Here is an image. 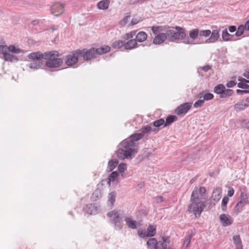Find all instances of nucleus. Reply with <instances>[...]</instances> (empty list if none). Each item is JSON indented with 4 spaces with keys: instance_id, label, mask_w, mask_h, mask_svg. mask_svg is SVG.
Masks as SVG:
<instances>
[{
    "instance_id": "nucleus-1",
    "label": "nucleus",
    "mask_w": 249,
    "mask_h": 249,
    "mask_svg": "<svg viewBox=\"0 0 249 249\" xmlns=\"http://www.w3.org/2000/svg\"><path fill=\"white\" fill-rule=\"evenodd\" d=\"M59 53L54 51L44 53L40 52H33L28 55V57L30 59L45 60V66L49 68H58L62 65L63 60L62 58H59Z\"/></svg>"
},
{
    "instance_id": "nucleus-2",
    "label": "nucleus",
    "mask_w": 249,
    "mask_h": 249,
    "mask_svg": "<svg viewBox=\"0 0 249 249\" xmlns=\"http://www.w3.org/2000/svg\"><path fill=\"white\" fill-rule=\"evenodd\" d=\"M136 146L132 140L127 139L123 141L118 146L117 157L120 160L131 159L138 152Z\"/></svg>"
},
{
    "instance_id": "nucleus-3",
    "label": "nucleus",
    "mask_w": 249,
    "mask_h": 249,
    "mask_svg": "<svg viewBox=\"0 0 249 249\" xmlns=\"http://www.w3.org/2000/svg\"><path fill=\"white\" fill-rule=\"evenodd\" d=\"M205 206L204 202L201 200L198 195V188L196 187L191 195L190 204L188 206V211L194 214L196 216L197 215L200 216Z\"/></svg>"
},
{
    "instance_id": "nucleus-4",
    "label": "nucleus",
    "mask_w": 249,
    "mask_h": 249,
    "mask_svg": "<svg viewBox=\"0 0 249 249\" xmlns=\"http://www.w3.org/2000/svg\"><path fill=\"white\" fill-rule=\"evenodd\" d=\"M152 32L155 36L153 39V43L155 45H160L168 39L167 33L165 27L153 26L151 28Z\"/></svg>"
},
{
    "instance_id": "nucleus-5",
    "label": "nucleus",
    "mask_w": 249,
    "mask_h": 249,
    "mask_svg": "<svg viewBox=\"0 0 249 249\" xmlns=\"http://www.w3.org/2000/svg\"><path fill=\"white\" fill-rule=\"evenodd\" d=\"M211 33V31L210 30H199L197 28L193 29L189 31V37L183 42L185 44H195V43H192L190 41V39L191 41H194L198 37H208Z\"/></svg>"
},
{
    "instance_id": "nucleus-6",
    "label": "nucleus",
    "mask_w": 249,
    "mask_h": 249,
    "mask_svg": "<svg viewBox=\"0 0 249 249\" xmlns=\"http://www.w3.org/2000/svg\"><path fill=\"white\" fill-rule=\"evenodd\" d=\"M168 40L171 41L182 40L185 38L186 34L185 30L179 26H176L172 29L167 30Z\"/></svg>"
},
{
    "instance_id": "nucleus-7",
    "label": "nucleus",
    "mask_w": 249,
    "mask_h": 249,
    "mask_svg": "<svg viewBox=\"0 0 249 249\" xmlns=\"http://www.w3.org/2000/svg\"><path fill=\"white\" fill-rule=\"evenodd\" d=\"M81 50H75L64 57L66 65L69 67H72L76 64L78 61V58L80 57Z\"/></svg>"
},
{
    "instance_id": "nucleus-8",
    "label": "nucleus",
    "mask_w": 249,
    "mask_h": 249,
    "mask_svg": "<svg viewBox=\"0 0 249 249\" xmlns=\"http://www.w3.org/2000/svg\"><path fill=\"white\" fill-rule=\"evenodd\" d=\"M107 216L111 218L112 223L114 225V228L116 230H120L122 227L121 223V217L120 213L118 211H112L107 213Z\"/></svg>"
},
{
    "instance_id": "nucleus-9",
    "label": "nucleus",
    "mask_w": 249,
    "mask_h": 249,
    "mask_svg": "<svg viewBox=\"0 0 249 249\" xmlns=\"http://www.w3.org/2000/svg\"><path fill=\"white\" fill-rule=\"evenodd\" d=\"M240 201L234 207L235 212L238 213L241 212L242 208L247 204H249V197L244 192L241 191Z\"/></svg>"
},
{
    "instance_id": "nucleus-10",
    "label": "nucleus",
    "mask_w": 249,
    "mask_h": 249,
    "mask_svg": "<svg viewBox=\"0 0 249 249\" xmlns=\"http://www.w3.org/2000/svg\"><path fill=\"white\" fill-rule=\"evenodd\" d=\"M80 57H82L84 60L89 61L97 57V54L94 48H91L89 49L81 50Z\"/></svg>"
},
{
    "instance_id": "nucleus-11",
    "label": "nucleus",
    "mask_w": 249,
    "mask_h": 249,
    "mask_svg": "<svg viewBox=\"0 0 249 249\" xmlns=\"http://www.w3.org/2000/svg\"><path fill=\"white\" fill-rule=\"evenodd\" d=\"M64 7L63 4L59 2L55 3L51 7V13L54 16H59L64 12Z\"/></svg>"
},
{
    "instance_id": "nucleus-12",
    "label": "nucleus",
    "mask_w": 249,
    "mask_h": 249,
    "mask_svg": "<svg viewBox=\"0 0 249 249\" xmlns=\"http://www.w3.org/2000/svg\"><path fill=\"white\" fill-rule=\"evenodd\" d=\"M191 107L192 103H184L177 107L176 109V113L178 115H184L191 108Z\"/></svg>"
},
{
    "instance_id": "nucleus-13",
    "label": "nucleus",
    "mask_w": 249,
    "mask_h": 249,
    "mask_svg": "<svg viewBox=\"0 0 249 249\" xmlns=\"http://www.w3.org/2000/svg\"><path fill=\"white\" fill-rule=\"evenodd\" d=\"M210 35L211 36L205 40L204 43H213L217 41L220 37L219 30L217 29L213 30Z\"/></svg>"
},
{
    "instance_id": "nucleus-14",
    "label": "nucleus",
    "mask_w": 249,
    "mask_h": 249,
    "mask_svg": "<svg viewBox=\"0 0 249 249\" xmlns=\"http://www.w3.org/2000/svg\"><path fill=\"white\" fill-rule=\"evenodd\" d=\"M219 219L220 223L224 227L230 226L231 225L233 222V219L231 216L226 214H220Z\"/></svg>"
},
{
    "instance_id": "nucleus-15",
    "label": "nucleus",
    "mask_w": 249,
    "mask_h": 249,
    "mask_svg": "<svg viewBox=\"0 0 249 249\" xmlns=\"http://www.w3.org/2000/svg\"><path fill=\"white\" fill-rule=\"evenodd\" d=\"M222 190L219 188H216L213 192L211 201L213 203V206L215 205L221 198Z\"/></svg>"
},
{
    "instance_id": "nucleus-16",
    "label": "nucleus",
    "mask_w": 249,
    "mask_h": 249,
    "mask_svg": "<svg viewBox=\"0 0 249 249\" xmlns=\"http://www.w3.org/2000/svg\"><path fill=\"white\" fill-rule=\"evenodd\" d=\"M125 221L128 228L132 229H136L141 226L139 222L133 220L131 217H125Z\"/></svg>"
},
{
    "instance_id": "nucleus-17",
    "label": "nucleus",
    "mask_w": 249,
    "mask_h": 249,
    "mask_svg": "<svg viewBox=\"0 0 249 249\" xmlns=\"http://www.w3.org/2000/svg\"><path fill=\"white\" fill-rule=\"evenodd\" d=\"M33 61L29 63L27 65L31 69L36 70L40 68L43 65V63L41 60L32 59Z\"/></svg>"
},
{
    "instance_id": "nucleus-18",
    "label": "nucleus",
    "mask_w": 249,
    "mask_h": 249,
    "mask_svg": "<svg viewBox=\"0 0 249 249\" xmlns=\"http://www.w3.org/2000/svg\"><path fill=\"white\" fill-rule=\"evenodd\" d=\"M138 47L137 40L135 39L128 40L127 42L124 41V49L131 50Z\"/></svg>"
},
{
    "instance_id": "nucleus-19",
    "label": "nucleus",
    "mask_w": 249,
    "mask_h": 249,
    "mask_svg": "<svg viewBox=\"0 0 249 249\" xmlns=\"http://www.w3.org/2000/svg\"><path fill=\"white\" fill-rule=\"evenodd\" d=\"M198 98H202L204 101H209L213 99V95L212 93L208 92L207 90H203L198 94Z\"/></svg>"
},
{
    "instance_id": "nucleus-20",
    "label": "nucleus",
    "mask_w": 249,
    "mask_h": 249,
    "mask_svg": "<svg viewBox=\"0 0 249 249\" xmlns=\"http://www.w3.org/2000/svg\"><path fill=\"white\" fill-rule=\"evenodd\" d=\"M97 55H102L109 52L110 50V47L109 46L104 45L99 48H94Z\"/></svg>"
},
{
    "instance_id": "nucleus-21",
    "label": "nucleus",
    "mask_w": 249,
    "mask_h": 249,
    "mask_svg": "<svg viewBox=\"0 0 249 249\" xmlns=\"http://www.w3.org/2000/svg\"><path fill=\"white\" fill-rule=\"evenodd\" d=\"M147 38V34L143 31L139 32L136 33L135 40H137V42H143Z\"/></svg>"
},
{
    "instance_id": "nucleus-22",
    "label": "nucleus",
    "mask_w": 249,
    "mask_h": 249,
    "mask_svg": "<svg viewBox=\"0 0 249 249\" xmlns=\"http://www.w3.org/2000/svg\"><path fill=\"white\" fill-rule=\"evenodd\" d=\"M102 192L100 189L97 188L91 195L90 199L92 201H96L102 197Z\"/></svg>"
},
{
    "instance_id": "nucleus-23",
    "label": "nucleus",
    "mask_w": 249,
    "mask_h": 249,
    "mask_svg": "<svg viewBox=\"0 0 249 249\" xmlns=\"http://www.w3.org/2000/svg\"><path fill=\"white\" fill-rule=\"evenodd\" d=\"M238 81L240 82L238 84V87L241 89H249V85L247 83H249V80H246L243 78H239Z\"/></svg>"
},
{
    "instance_id": "nucleus-24",
    "label": "nucleus",
    "mask_w": 249,
    "mask_h": 249,
    "mask_svg": "<svg viewBox=\"0 0 249 249\" xmlns=\"http://www.w3.org/2000/svg\"><path fill=\"white\" fill-rule=\"evenodd\" d=\"M233 241L236 246V249H243L242 241L239 235H234L233 236Z\"/></svg>"
},
{
    "instance_id": "nucleus-25",
    "label": "nucleus",
    "mask_w": 249,
    "mask_h": 249,
    "mask_svg": "<svg viewBox=\"0 0 249 249\" xmlns=\"http://www.w3.org/2000/svg\"><path fill=\"white\" fill-rule=\"evenodd\" d=\"M118 161L116 159H113L110 160L108 162L107 171L111 172L118 165Z\"/></svg>"
},
{
    "instance_id": "nucleus-26",
    "label": "nucleus",
    "mask_w": 249,
    "mask_h": 249,
    "mask_svg": "<svg viewBox=\"0 0 249 249\" xmlns=\"http://www.w3.org/2000/svg\"><path fill=\"white\" fill-rule=\"evenodd\" d=\"M109 3V0H101L97 3V7L99 9L106 10L108 8Z\"/></svg>"
},
{
    "instance_id": "nucleus-27",
    "label": "nucleus",
    "mask_w": 249,
    "mask_h": 249,
    "mask_svg": "<svg viewBox=\"0 0 249 249\" xmlns=\"http://www.w3.org/2000/svg\"><path fill=\"white\" fill-rule=\"evenodd\" d=\"M233 35L230 34L227 31V29L225 28L222 32V39L225 41L231 40Z\"/></svg>"
},
{
    "instance_id": "nucleus-28",
    "label": "nucleus",
    "mask_w": 249,
    "mask_h": 249,
    "mask_svg": "<svg viewBox=\"0 0 249 249\" xmlns=\"http://www.w3.org/2000/svg\"><path fill=\"white\" fill-rule=\"evenodd\" d=\"M177 120V117L174 115H169L166 119V121H164V127L168 126L170 125L173 122Z\"/></svg>"
},
{
    "instance_id": "nucleus-29",
    "label": "nucleus",
    "mask_w": 249,
    "mask_h": 249,
    "mask_svg": "<svg viewBox=\"0 0 249 249\" xmlns=\"http://www.w3.org/2000/svg\"><path fill=\"white\" fill-rule=\"evenodd\" d=\"M3 57L5 60L7 61L15 62L18 60V58L16 56H14L8 52L4 54Z\"/></svg>"
},
{
    "instance_id": "nucleus-30",
    "label": "nucleus",
    "mask_w": 249,
    "mask_h": 249,
    "mask_svg": "<svg viewBox=\"0 0 249 249\" xmlns=\"http://www.w3.org/2000/svg\"><path fill=\"white\" fill-rule=\"evenodd\" d=\"M157 242V240L155 238H150L147 242V246L150 249H155Z\"/></svg>"
},
{
    "instance_id": "nucleus-31",
    "label": "nucleus",
    "mask_w": 249,
    "mask_h": 249,
    "mask_svg": "<svg viewBox=\"0 0 249 249\" xmlns=\"http://www.w3.org/2000/svg\"><path fill=\"white\" fill-rule=\"evenodd\" d=\"M224 89H225V86L223 84H220L216 85L214 88V92L220 95H221L224 91Z\"/></svg>"
},
{
    "instance_id": "nucleus-32",
    "label": "nucleus",
    "mask_w": 249,
    "mask_h": 249,
    "mask_svg": "<svg viewBox=\"0 0 249 249\" xmlns=\"http://www.w3.org/2000/svg\"><path fill=\"white\" fill-rule=\"evenodd\" d=\"M116 197V193L115 192H112L110 193L107 196L108 201L110 203L111 206L113 205Z\"/></svg>"
},
{
    "instance_id": "nucleus-33",
    "label": "nucleus",
    "mask_w": 249,
    "mask_h": 249,
    "mask_svg": "<svg viewBox=\"0 0 249 249\" xmlns=\"http://www.w3.org/2000/svg\"><path fill=\"white\" fill-rule=\"evenodd\" d=\"M142 137V135L141 134V133H139L131 135L130 137L127 139L128 140H132V142H134L135 143V142L139 141V140L141 139Z\"/></svg>"
},
{
    "instance_id": "nucleus-34",
    "label": "nucleus",
    "mask_w": 249,
    "mask_h": 249,
    "mask_svg": "<svg viewBox=\"0 0 249 249\" xmlns=\"http://www.w3.org/2000/svg\"><path fill=\"white\" fill-rule=\"evenodd\" d=\"M112 46L114 49H120L123 47H124V41L117 40L114 42Z\"/></svg>"
},
{
    "instance_id": "nucleus-35",
    "label": "nucleus",
    "mask_w": 249,
    "mask_h": 249,
    "mask_svg": "<svg viewBox=\"0 0 249 249\" xmlns=\"http://www.w3.org/2000/svg\"><path fill=\"white\" fill-rule=\"evenodd\" d=\"M223 90L224 91L223 92L222 95H220V97L221 98H227L228 97H229L231 96L233 93V91L232 89H226L225 88V89H224Z\"/></svg>"
},
{
    "instance_id": "nucleus-36",
    "label": "nucleus",
    "mask_w": 249,
    "mask_h": 249,
    "mask_svg": "<svg viewBox=\"0 0 249 249\" xmlns=\"http://www.w3.org/2000/svg\"><path fill=\"white\" fill-rule=\"evenodd\" d=\"M137 32V31L136 30H133L129 33H128L126 34L124 37V39L125 40H130V39H134L133 37L134 36H136V33ZM135 39V38H134Z\"/></svg>"
},
{
    "instance_id": "nucleus-37",
    "label": "nucleus",
    "mask_w": 249,
    "mask_h": 249,
    "mask_svg": "<svg viewBox=\"0 0 249 249\" xmlns=\"http://www.w3.org/2000/svg\"><path fill=\"white\" fill-rule=\"evenodd\" d=\"M119 176V173L117 171H114L112 172L108 176V182H110L111 181L113 182L117 180L118 177Z\"/></svg>"
},
{
    "instance_id": "nucleus-38",
    "label": "nucleus",
    "mask_w": 249,
    "mask_h": 249,
    "mask_svg": "<svg viewBox=\"0 0 249 249\" xmlns=\"http://www.w3.org/2000/svg\"><path fill=\"white\" fill-rule=\"evenodd\" d=\"M149 237L154 236L156 234V228L154 226L150 225L147 230Z\"/></svg>"
},
{
    "instance_id": "nucleus-39",
    "label": "nucleus",
    "mask_w": 249,
    "mask_h": 249,
    "mask_svg": "<svg viewBox=\"0 0 249 249\" xmlns=\"http://www.w3.org/2000/svg\"><path fill=\"white\" fill-rule=\"evenodd\" d=\"M249 107V105L246 104H236L234 107L236 111L242 110Z\"/></svg>"
},
{
    "instance_id": "nucleus-40",
    "label": "nucleus",
    "mask_w": 249,
    "mask_h": 249,
    "mask_svg": "<svg viewBox=\"0 0 249 249\" xmlns=\"http://www.w3.org/2000/svg\"><path fill=\"white\" fill-rule=\"evenodd\" d=\"M165 242H166V240H164L162 242L159 241L157 242L155 249H166L167 245Z\"/></svg>"
},
{
    "instance_id": "nucleus-41",
    "label": "nucleus",
    "mask_w": 249,
    "mask_h": 249,
    "mask_svg": "<svg viewBox=\"0 0 249 249\" xmlns=\"http://www.w3.org/2000/svg\"><path fill=\"white\" fill-rule=\"evenodd\" d=\"M118 169L119 172L121 174V176L123 178H124L123 173L126 169V164L124 163H120L118 167Z\"/></svg>"
},
{
    "instance_id": "nucleus-42",
    "label": "nucleus",
    "mask_w": 249,
    "mask_h": 249,
    "mask_svg": "<svg viewBox=\"0 0 249 249\" xmlns=\"http://www.w3.org/2000/svg\"><path fill=\"white\" fill-rule=\"evenodd\" d=\"M157 129L156 128H154L153 130L150 126L147 125L142 129L141 134L142 135V137L144 136L145 134L149 133L150 131L152 130L153 131H156Z\"/></svg>"
},
{
    "instance_id": "nucleus-43",
    "label": "nucleus",
    "mask_w": 249,
    "mask_h": 249,
    "mask_svg": "<svg viewBox=\"0 0 249 249\" xmlns=\"http://www.w3.org/2000/svg\"><path fill=\"white\" fill-rule=\"evenodd\" d=\"M138 234L141 238H146L148 237H149L147 231H146L145 230H139L138 231Z\"/></svg>"
},
{
    "instance_id": "nucleus-44",
    "label": "nucleus",
    "mask_w": 249,
    "mask_h": 249,
    "mask_svg": "<svg viewBox=\"0 0 249 249\" xmlns=\"http://www.w3.org/2000/svg\"><path fill=\"white\" fill-rule=\"evenodd\" d=\"M245 30L243 25L239 26L237 28V30L235 33V36H240L243 35L244 31Z\"/></svg>"
},
{
    "instance_id": "nucleus-45",
    "label": "nucleus",
    "mask_w": 249,
    "mask_h": 249,
    "mask_svg": "<svg viewBox=\"0 0 249 249\" xmlns=\"http://www.w3.org/2000/svg\"><path fill=\"white\" fill-rule=\"evenodd\" d=\"M153 124L156 127H159L163 124L164 125V120L161 118L156 120L153 123Z\"/></svg>"
},
{
    "instance_id": "nucleus-46",
    "label": "nucleus",
    "mask_w": 249,
    "mask_h": 249,
    "mask_svg": "<svg viewBox=\"0 0 249 249\" xmlns=\"http://www.w3.org/2000/svg\"><path fill=\"white\" fill-rule=\"evenodd\" d=\"M229 201V198L227 196H225L223 197L222 204H221V208L223 211H225L226 210L227 204Z\"/></svg>"
},
{
    "instance_id": "nucleus-47",
    "label": "nucleus",
    "mask_w": 249,
    "mask_h": 249,
    "mask_svg": "<svg viewBox=\"0 0 249 249\" xmlns=\"http://www.w3.org/2000/svg\"><path fill=\"white\" fill-rule=\"evenodd\" d=\"M204 103V101L202 98H199V100L196 101L194 104V106L196 108L200 107L203 106Z\"/></svg>"
},
{
    "instance_id": "nucleus-48",
    "label": "nucleus",
    "mask_w": 249,
    "mask_h": 249,
    "mask_svg": "<svg viewBox=\"0 0 249 249\" xmlns=\"http://www.w3.org/2000/svg\"><path fill=\"white\" fill-rule=\"evenodd\" d=\"M8 49L9 52H11L13 53H18L20 52V49L16 48V47L13 45H10Z\"/></svg>"
},
{
    "instance_id": "nucleus-49",
    "label": "nucleus",
    "mask_w": 249,
    "mask_h": 249,
    "mask_svg": "<svg viewBox=\"0 0 249 249\" xmlns=\"http://www.w3.org/2000/svg\"><path fill=\"white\" fill-rule=\"evenodd\" d=\"M7 52V48L6 45H0V53L3 54V56L4 54L6 53Z\"/></svg>"
},
{
    "instance_id": "nucleus-50",
    "label": "nucleus",
    "mask_w": 249,
    "mask_h": 249,
    "mask_svg": "<svg viewBox=\"0 0 249 249\" xmlns=\"http://www.w3.org/2000/svg\"><path fill=\"white\" fill-rule=\"evenodd\" d=\"M192 236L189 235L188 237L186 238L185 241L183 243V246L185 247H187L188 245H189L190 242H191V239Z\"/></svg>"
},
{
    "instance_id": "nucleus-51",
    "label": "nucleus",
    "mask_w": 249,
    "mask_h": 249,
    "mask_svg": "<svg viewBox=\"0 0 249 249\" xmlns=\"http://www.w3.org/2000/svg\"><path fill=\"white\" fill-rule=\"evenodd\" d=\"M198 188V195H203L206 192V189L204 187H201L199 188L197 187Z\"/></svg>"
},
{
    "instance_id": "nucleus-52",
    "label": "nucleus",
    "mask_w": 249,
    "mask_h": 249,
    "mask_svg": "<svg viewBox=\"0 0 249 249\" xmlns=\"http://www.w3.org/2000/svg\"><path fill=\"white\" fill-rule=\"evenodd\" d=\"M130 18V16H125L122 20L121 21L120 23L122 25H125L128 20V19Z\"/></svg>"
},
{
    "instance_id": "nucleus-53",
    "label": "nucleus",
    "mask_w": 249,
    "mask_h": 249,
    "mask_svg": "<svg viewBox=\"0 0 249 249\" xmlns=\"http://www.w3.org/2000/svg\"><path fill=\"white\" fill-rule=\"evenodd\" d=\"M155 200L156 202L160 203L164 201V198L162 196H158L155 197Z\"/></svg>"
},
{
    "instance_id": "nucleus-54",
    "label": "nucleus",
    "mask_w": 249,
    "mask_h": 249,
    "mask_svg": "<svg viewBox=\"0 0 249 249\" xmlns=\"http://www.w3.org/2000/svg\"><path fill=\"white\" fill-rule=\"evenodd\" d=\"M236 85V83L234 81H230L228 82L226 86L228 88H232Z\"/></svg>"
},
{
    "instance_id": "nucleus-55",
    "label": "nucleus",
    "mask_w": 249,
    "mask_h": 249,
    "mask_svg": "<svg viewBox=\"0 0 249 249\" xmlns=\"http://www.w3.org/2000/svg\"><path fill=\"white\" fill-rule=\"evenodd\" d=\"M236 93L238 94H243V93H249V90H241V89H238L236 90Z\"/></svg>"
},
{
    "instance_id": "nucleus-56",
    "label": "nucleus",
    "mask_w": 249,
    "mask_h": 249,
    "mask_svg": "<svg viewBox=\"0 0 249 249\" xmlns=\"http://www.w3.org/2000/svg\"><path fill=\"white\" fill-rule=\"evenodd\" d=\"M229 30L231 33L234 32L236 30V28L235 26L232 25L229 27Z\"/></svg>"
},
{
    "instance_id": "nucleus-57",
    "label": "nucleus",
    "mask_w": 249,
    "mask_h": 249,
    "mask_svg": "<svg viewBox=\"0 0 249 249\" xmlns=\"http://www.w3.org/2000/svg\"><path fill=\"white\" fill-rule=\"evenodd\" d=\"M234 193V191L233 188H231V189L229 190L228 192V196L230 197H231Z\"/></svg>"
},
{
    "instance_id": "nucleus-58",
    "label": "nucleus",
    "mask_w": 249,
    "mask_h": 249,
    "mask_svg": "<svg viewBox=\"0 0 249 249\" xmlns=\"http://www.w3.org/2000/svg\"><path fill=\"white\" fill-rule=\"evenodd\" d=\"M147 0H131V3L135 4L136 3H142Z\"/></svg>"
},
{
    "instance_id": "nucleus-59",
    "label": "nucleus",
    "mask_w": 249,
    "mask_h": 249,
    "mask_svg": "<svg viewBox=\"0 0 249 249\" xmlns=\"http://www.w3.org/2000/svg\"><path fill=\"white\" fill-rule=\"evenodd\" d=\"M211 69V67L209 65L204 66L202 67V70L204 71H208L209 70Z\"/></svg>"
},
{
    "instance_id": "nucleus-60",
    "label": "nucleus",
    "mask_w": 249,
    "mask_h": 249,
    "mask_svg": "<svg viewBox=\"0 0 249 249\" xmlns=\"http://www.w3.org/2000/svg\"><path fill=\"white\" fill-rule=\"evenodd\" d=\"M139 22V20H138L137 18H132L131 20V24L132 25H136Z\"/></svg>"
},
{
    "instance_id": "nucleus-61",
    "label": "nucleus",
    "mask_w": 249,
    "mask_h": 249,
    "mask_svg": "<svg viewBox=\"0 0 249 249\" xmlns=\"http://www.w3.org/2000/svg\"><path fill=\"white\" fill-rule=\"evenodd\" d=\"M244 26L245 30L249 31V19L245 23Z\"/></svg>"
},
{
    "instance_id": "nucleus-62",
    "label": "nucleus",
    "mask_w": 249,
    "mask_h": 249,
    "mask_svg": "<svg viewBox=\"0 0 249 249\" xmlns=\"http://www.w3.org/2000/svg\"><path fill=\"white\" fill-rule=\"evenodd\" d=\"M243 75L247 79H249V71L244 72Z\"/></svg>"
},
{
    "instance_id": "nucleus-63",
    "label": "nucleus",
    "mask_w": 249,
    "mask_h": 249,
    "mask_svg": "<svg viewBox=\"0 0 249 249\" xmlns=\"http://www.w3.org/2000/svg\"><path fill=\"white\" fill-rule=\"evenodd\" d=\"M196 177H194V178H192L190 180V183L191 184L193 183L194 182V181L196 180Z\"/></svg>"
},
{
    "instance_id": "nucleus-64",
    "label": "nucleus",
    "mask_w": 249,
    "mask_h": 249,
    "mask_svg": "<svg viewBox=\"0 0 249 249\" xmlns=\"http://www.w3.org/2000/svg\"><path fill=\"white\" fill-rule=\"evenodd\" d=\"M39 23V21L38 20H34L32 22V23L33 24V25H36L38 23Z\"/></svg>"
}]
</instances>
